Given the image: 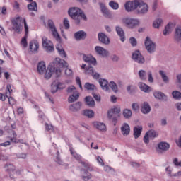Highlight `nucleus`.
Returning a JSON list of instances; mask_svg holds the SVG:
<instances>
[{"label": "nucleus", "instance_id": "nucleus-43", "mask_svg": "<svg viewBox=\"0 0 181 181\" xmlns=\"http://www.w3.org/2000/svg\"><path fill=\"white\" fill-rule=\"evenodd\" d=\"M172 95L175 100H180L181 92L179 90H174L172 92Z\"/></svg>", "mask_w": 181, "mask_h": 181}, {"label": "nucleus", "instance_id": "nucleus-11", "mask_svg": "<svg viewBox=\"0 0 181 181\" xmlns=\"http://www.w3.org/2000/svg\"><path fill=\"white\" fill-rule=\"evenodd\" d=\"M95 52L97 53L100 57H110V52L105 49L104 47L100 46H96L95 47Z\"/></svg>", "mask_w": 181, "mask_h": 181}, {"label": "nucleus", "instance_id": "nucleus-40", "mask_svg": "<svg viewBox=\"0 0 181 181\" xmlns=\"http://www.w3.org/2000/svg\"><path fill=\"white\" fill-rule=\"evenodd\" d=\"M99 5L103 13H104V15H106V16H108L110 15V11H108L107 8L105 7V5L103 3H99Z\"/></svg>", "mask_w": 181, "mask_h": 181}, {"label": "nucleus", "instance_id": "nucleus-39", "mask_svg": "<svg viewBox=\"0 0 181 181\" xmlns=\"http://www.w3.org/2000/svg\"><path fill=\"white\" fill-rule=\"evenodd\" d=\"M28 8L29 11H37V4L36 1H32L30 4L28 5Z\"/></svg>", "mask_w": 181, "mask_h": 181}, {"label": "nucleus", "instance_id": "nucleus-55", "mask_svg": "<svg viewBox=\"0 0 181 181\" xmlns=\"http://www.w3.org/2000/svg\"><path fill=\"white\" fill-rule=\"evenodd\" d=\"M64 26L65 29H70V23L69 22V19L67 18L64 19Z\"/></svg>", "mask_w": 181, "mask_h": 181}, {"label": "nucleus", "instance_id": "nucleus-9", "mask_svg": "<svg viewBox=\"0 0 181 181\" xmlns=\"http://www.w3.org/2000/svg\"><path fill=\"white\" fill-rule=\"evenodd\" d=\"M132 59H133L136 63H139V64H144V63H145V57L142 56L139 50H136L132 54Z\"/></svg>", "mask_w": 181, "mask_h": 181}, {"label": "nucleus", "instance_id": "nucleus-26", "mask_svg": "<svg viewBox=\"0 0 181 181\" xmlns=\"http://www.w3.org/2000/svg\"><path fill=\"white\" fill-rule=\"evenodd\" d=\"M80 98V93L76 92L75 93H72L71 95L69 96L68 98V103H76L77 100Z\"/></svg>", "mask_w": 181, "mask_h": 181}, {"label": "nucleus", "instance_id": "nucleus-60", "mask_svg": "<svg viewBox=\"0 0 181 181\" xmlns=\"http://www.w3.org/2000/svg\"><path fill=\"white\" fill-rule=\"evenodd\" d=\"M93 97L95 98L96 101H101V96L100 94H96L95 93H93Z\"/></svg>", "mask_w": 181, "mask_h": 181}, {"label": "nucleus", "instance_id": "nucleus-47", "mask_svg": "<svg viewBox=\"0 0 181 181\" xmlns=\"http://www.w3.org/2000/svg\"><path fill=\"white\" fill-rule=\"evenodd\" d=\"M139 76L141 80H146V71L144 70H140L139 71Z\"/></svg>", "mask_w": 181, "mask_h": 181}, {"label": "nucleus", "instance_id": "nucleus-63", "mask_svg": "<svg viewBox=\"0 0 181 181\" xmlns=\"http://www.w3.org/2000/svg\"><path fill=\"white\" fill-rule=\"evenodd\" d=\"M8 103L10 105H15L16 104V101L13 99V97L8 98Z\"/></svg>", "mask_w": 181, "mask_h": 181}, {"label": "nucleus", "instance_id": "nucleus-7", "mask_svg": "<svg viewBox=\"0 0 181 181\" xmlns=\"http://www.w3.org/2000/svg\"><path fill=\"white\" fill-rule=\"evenodd\" d=\"M11 23L13 25V30L16 32V33H21V32H22L23 25L21 24L22 19L21 18V17H17L11 20Z\"/></svg>", "mask_w": 181, "mask_h": 181}, {"label": "nucleus", "instance_id": "nucleus-35", "mask_svg": "<svg viewBox=\"0 0 181 181\" xmlns=\"http://www.w3.org/2000/svg\"><path fill=\"white\" fill-rule=\"evenodd\" d=\"M123 116L126 119H129L132 117V111L129 109H124L123 110Z\"/></svg>", "mask_w": 181, "mask_h": 181}, {"label": "nucleus", "instance_id": "nucleus-19", "mask_svg": "<svg viewBox=\"0 0 181 181\" xmlns=\"http://www.w3.org/2000/svg\"><path fill=\"white\" fill-rule=\"evenodd\" d=\"M29 49L30 52L37 53V50L39 49V42L37 40H32L29 43Z\"/></svg>", "mask_w": 181, "mask_h": 181}, {"label": "nucleus", "instance_id": "nucleus-14", "mask_svg": "<svg viewBox=\"0 0 181 181\" xmlns=\"http://www.w3.org/2000/svg\"><path fill=\"white\" fill-rule=\"evenodd\" d=\"M153 94L156 100H160V101H168V96L165 95L163 92L157 90L154 91Z\"/></svg>", "mask_w": 181, "mask_h": 181}, {"label": "nucleus", "instance_id": "nucleus-45", "mask_svg": "<svg viewBox=\"0 0 181 181\" xmlns=\"http://www.w3.org/2000/svg\"><path fill=\"white\" fill-rule=\"evenodd\" d=\"M109 6H110V8H112V9H114L115 11H117V9L119 8V5L118 4V3L114 1H111L110 2H109Z\"/></svg>", "mask_w": 181, "mask_h": 181}, {"label": "nucleus", "instance_id": "nucleus-36", "mask_svg": "<svg viewBox=\"0 0 181 181\" xmlns=\"http://www.w3.org/2000/svg\"><path fill=\"white\" fill-rule=\"evenodd\" d=\"M148 134V136H149L150 139H155L158 136V132L155 130H149L146 132Z\"/></svg>", "mask_w": 181, "mask_h": 181}, {"label": "nucleus", "instance_id": "nucleus-6", "mask_svg": "<svg viewBox=\"0 0 181 181\" xmlns=\"http://www.w3.org/2000/svg\"><path fill=\"white\" fill-rule=\"evenodd\" d=\"M144 45L148 53L150 54L155 53L156 50V43L153 42V41H152L149 37H146Z\"/></svg>", "mask_w": 181, "mask_h": 181}, {"label": "nucleus", "instance_id": "nucleus-28", "mask_svg": "<svg viewBox=\"0 0 181 181\" xmlns=\"http://www.w3.org/2000/svg\"><path fill=\"white\" fill-rule=\"evenodd\" d=\"M141 111L143 114H149L151 112V106L146 102H144L141 106Z\"/></svg>", "mask_w": 181, "mask_h": 181}, {"label": "nucleus", "instance_id": "nucleus-24", "mask_svg": "<svg viewBox=\"0 0 181 181\" xmlns=\"http://www.w3.org/2000/svg\"><path fill=\"white\" fill-rule=\"evenodd\" d=\"M158 149H160V151H162L163 152H166V151H169L170 145H169V144L166 142H160L158 144Z\"/></svg>", "mask_w": 181, "mask_h": 181}, {"label": "nucleus", "instance_id": "nucleus-54", "mask_svg": "<svg viewBox=\"0 0 181 181\" xmlns=\"http://www.w3.org/2000/svg\"><path fill=\"white\" fill-rule=\"evenodd\" d=\"M56 84L58 90H64V88H66V85L63 83L57 82Z\"/></svg>", "mask_w": 181, "mask_h": 181}, {"label": "nucleus", "instance_id": "nucleus-51", "mask_svg": "<svg viewBox=\"0 0 181 181\" xmlns=\"http://www.w3.org/2000/svg\"><path fill=\"white\" fill-rule=\"evenodd\" d=\"M55 162H57L58 165H63V160H62V159L60 158V153L59 151L57 152Z\"/></svg>", "mask_w": 181, "mask_h": 181}, {"label": "nucleus", "instance_id": "nucleus-18", "mask_svg": "<svg viewBox=\"0 0 181 181\" xmlns=\"http://www.w3.org/2000/svg\"><path fill=\"white\" fill-rule=\"evenodd\" d=\"M115 30L118 36H119L121 42H125V32H124V29L119 25H117L115 27Z\"/></svg>", "mask_w": 181, "mask_h": 181}, {"label": "nucleus", "instance_id": "nucleus-42", "mask_svg": "<svg viewBox=\"0 0 181 181\" xmlns=\"http://www.w3.org/2000/svg\"><path fill=\"white\" fill-rule=\"evenodd\" d=\"M109 87L114 91V93H118V86H117V83L114 81H110L109 83Z\"/></svg>", "mask_w": 181, "mask_h": 181}, {"label": "nucleus", "instance_id": "nucleus-46", "mask_svg": "<svg viewBox=\"0 0 181 181\" xmlns=\"http://www.w3.org/2000/svg\"><path fill=\"white\" fill-rule=\"evenodd\" d=\"M71 153L72 155V156H74V158H75V159H76V160L79 161V163H81V162H83L81 160V156L77 154V153L74 152L73 150H70Z\"/></svg>", "mask_w": 181, "mask_h": 181}, {"label": "nucleus", "instance_id": "nucleus-34", "mask_svg": "<svg viewBox=\"0 0 181 181\" xmlns=\"http://www.w3.org/2000/svg\"><path fill=\"white\" fill-rule=\"evenodd\" d=\"M7 132L8 134H12L13 135V138L11 139V142H14L15 144H19V141H18V139H16V132L11 129H7Z\"/></svg>", "mask_w": 181, "mask_h": 181}, {"label": "nucleus", "instance_id": "nucleus-32", "mask_svg": "<svg viewBox=\"0 0 181 181\" xmlns=\"http://www.w3.org/2000/svg\"><path fill=\"white\" fill-rule=\"evenodd\" d=\"M159 74L161 76V78H162L163 83H165V84L169 83V77H168V76L166 75L165 71L160 70Z\"/></svg>", "mask_w": 181, "mask_h": 181}, {"label": "nucleus", "instance_id": "nucleus-5", "mask_svg": "<svg viewBox=\"0 0 181 181\" xmlns=\"http://www.w3.org/2000/svg\"><path fill=\"white\" fill-rule=\"evenodd\" d=\"M80 9L78 7H72L70 8L68 11V14L71 18V19H74L75 21L76 25H80V18H78V14L80 13Z\"/></svg>", "mask_w": 181, "mask_h": 181}, {"label": "nucleus", "instance_id": "nucleus-62", "mask_svg": "<svg viewBox=\"0 0 181 181\" xmlns=\"http://www.w3.org/2000/svg\"><path fill=\"white\" fill-rule=\"evenodd\" d=\"M111 60L112 62H119V57H118L117 54H113L111 57Z\"/></svg>", "mask_w": 181, "mask_h": 181}, {"label": "nucleus", "instance_id": "nucleus-61", "mask_svg": "<svg viewBox=\"0 0 181 181\" xmlns=\"http://www.w3.org/2000/svg\"><path fill=\"white\" fill-rule=\"evenodd\" d=\"M76 82L78 86H79V88L83 90V86L81 85V80L80 79V77L77 76L76 78Z\"/></svg>", "mask_w": 181, "mask_h": 181}, {"label": "nucleus", "instance_id": "nucleus-48", "mask_svg": "<svg viewBox=\"0 0 181 181\" xmlns=\"http://www.w3.org/2000/svg\"><path fill=\"white\" fill-rule=\"evenodd\" d=\"M5 168H6L8 172H13L14 173L15 172V166L11 163H6L5 165Z\"/></svg>", "mask_w": 181, "mask_h": 181}, {"label": "nucleus", "instance_id": "nucleus-12", "mask_svg": "<svg viewBox=\"0 0 181 181\" xmlns=\"http://www.w3.org/2000/svg\"><path fill=\"white\" fill-rule=\"evenodd\" d=\"M24 28L25 30V34L24 37L21 40V45H23V47H28V35H29V27H28V23H26V20L24 19Z\"/></svg>", "mask_w": 181, "mask_h": 181}, {"label": "nucleus", "instance_id": "nucleus-64", "mask_svg": "<svg viewBox=\"0 0 181 181\" xmlns=\"http://www.w3.org/2000/svg\"><path fill=\"white\" fill-rule=\"evenodd\" d=\"M132 108L134 111H138V110H139V105L138 103H133L132 105Z\"/></svg>", "mask_w": 181, "mask_h": 181}, {"label": "nucleus", "instance_id": "nucleus-56", "mask_svg": "<svg viewBox=\"0 0 181 181\" xmlns=\"http://www.w3.org/2000/svg\"><path fill=\"white\" fill-rule=\"evenodd\" d=\"M48 26L51 30L53 29H56V26L54 25V23H53V21L49 20L48 21Z\"/></svg>", "mask_w": 181, "mask_h": 181}, {"label": "nucleus", "instance_id": "nucleus-37", "mask_svg": "<svg viewBox=\"0 0 181 181\" xmlns=\"http://www.w3.org/2000/svg\"><path fill=\"white\" fill-rule=\"evenodd\" d=\"M163 23V21L162 20V18H158L153 21V26L156 29H159V26H160V25Z\"/></svg>", "mask_w": 181, "mask_h": 181}, {"label": "nucleus", "instance_id": "nucleus-17", "mask_svg": "<svg viewBox=\"0 0 181 181\" xmlns=\"http://www.w3.org/2000/svg\"><path fill=\"white\" fill-rule=\"evenodd\" d=\"M76 40H84L87 37V33L83 30H79L74 33Z\"/></svg>", "mask_w": 181, "mask_h": 181}, {"label": "nucleus", "instance_id": "nucleus-52", "mask_svg": "<svg viewBox=\"0 0 181 181\" xmlns=\"http://www.w3.org/2000/svg\"><path fill=\"white\" fill-rule=\"evenodd\" d=\"M86 74H91V76L94 74V68L93 66H89L88 67L86 68Z\"/></svg>", "mask_w": 181, "mask_h": 181}, {"label": "nucleus", "instance_id": "nucleus-2", "mask_svg": "<svg viewBox=\"0 0 181 181\" xmlns=\"http://www.w3.org/2000/svg\"><path fill=\"white\" fill-rule=\"evenodd\" d=\"M81 165H82V166L84 168L81 169V175L83 180L89 181L90 179L93 177V175L89 172H93L94 168H93V167L88 163H86L84 161H81Z\"/></svg>", "mask_w": 181, "mask_h": 181}, {"label": "nucleus", "instance_id": "nucleus-44", "mask_svg": "<svg viewBox=\"0 0 181 181\" xmlns=\"http://www.w3.org/2000/svg\"><path fill=\"white\" fill-rule=\"evenodd\" d=\"M51 32L52 33V35L54 37H55L56 40H57L58 42L61 40L60 35H59V33L57 32V30L56 28L51 30Z\"/></svg>", "mask_w": 181, "mask_h": 181}, {"label": "nucleus", "instance_id": "nucleus-4", "mask_svg": "<svg viewBox=\"0 0 181 181\" xmlns=\"http://www.w3.org/2000/svg\"><path fill=\"white\" fill-rule=\"evenodd\" d=\"M144 5V1L134 0L133 1H127L124 4V8L127 12H132L135 9H138V6H142Z\"/></svg>", "mask_w": 181, "mask_h": 181}, {"label": "nucleus", "instance_id": "nucleus-27", "mask_svg": "<svg viewBox=\"0 0 181 181\" xmlns=\"http://www.w3.org/2000/svg\"><path fill=\"white\" fill-rule=\"evenodd\" d=\"M142 134V126H136L134 127V136L135 139H138L139 136H141Z\"/></svg>", "mask_w": 181, "mask_h": 181}, {"label": "nucleus", "instance_id": "nucleus-59", "mask_svg": "<svg viewBox=\"0 0 181 181\" xmlns=\"http://www.w3.org/2000/svg\"><path fill=\"white\" fill-rule=\"evenodd\" d=\"M78 18H82L83 21H87V16H86V14L84 13V12H83L82 10H80L79 11Z\"/></svg>", "mask_w": 181, "mask_h": 181}, {"label": "nucleus", "instance_id": "nucleus-16", "mask_svg": "<svg viewBox=\"0 0 181 181\" xmlns=\"http://www.w3.org/2000/svg\"><path fill=\"white\" fill-rule=\"evenodd\" d=\"M139 9L136 11L138 15H145V13H148V11H149V7L148 4L143 2L142 6H138Z\"/></svg>", "mask_w": 181, "mask_h": 181}, {"label": "nucleus", "instance_id": "nucleus-58", "mask_svg": "<svg viewBox=\"0 0 181 181\" xmlns=\"http://www.w3.org/2000/svg\"><path fill=\"white\" fill-rule=\"evenodd\" d=\"M148 81L149 83H153V76H152V71L148 72Z\"/></svg>", "mask_w": 181, "mask_h": 181}, {"label": "nucleus", "instance_id": "nucleus-3", "mask_svg": "<svg viewBox=\"0 0 181 181\" xmlns=\"http://www.w3.org/2000/svg\"><path fill=\"white\" fill-rule=\"evenodd\" d=\"M121 108L117 106H114L111 110L107 112V117L114 124V126L117 125L118 119L121 117Z\"/></svg>", "mask_w": 181, "mask_h": 181}, {"label": "nucleus", "instance_id": "nucleus-57", "mask_svg": "<svg viewBox=\"0 0 181 181\" xmlns=\"http://www.w3.org/2000/svg\"><path fill=\"white\" fill-rule=\"evenodd\" d=\"M65 74L68 77H71L73 76V70H71V69L67 68L65 70Z\"/></svg>", "mask_w": 181, "mask_h": 181}, {"label": "nucleus", "instance_id": "nucleus-29", "mask_svg": "<svg viewBox=\"0 0 181 181\" xmlns=\"http://www.w3.org/2000/svg\"><path fill=\"white\" fill-rule=\"evenodd\" d=\"M85 102L88 107H94L95 105V101H94V99L91 96H86L85 98Z\"/></svg>", "mask_w": 181, "mask_h": 181}, {"label": "nucleus", "instance_id": "nucleus-41", "mask_svg": "<svg viewBox=\"0 0 181 181\" xmlns=\"http://www.w3.org/2000/svg\"><path fill=\"white\" fill-rule=\"evenodd\" d=\"M66 93L68 94H74L76 93H78V91H77V89L74 86H71L66 88Z\"/></svg>", "mask_w": 181, "mask_h": 181}, {"label": "nucleus", "instance_id": "nucleus-31", "mask_svg": "<svg viewBox=\"0 0 181 181\" xmlns=\"http://www.w3.org/2000/svg\"><path fill=\"white\" fill-rule=\"evenodd\" d=\"M82 115L88 117V118H93L94 117V111L88 109L84 110L82 111Z\"/></svg>", "mask_w": 181, "mask_h": 181}, {"label": "nucleus", "instance_id": "nucleus-13", "mask_svg": "<svg viewBox=\"0 0 181 181\" xmlns=\"http://www.w3.org/2000/svg\"><path fill=\"white\" fill-rule=\"evenodd\" d=\"M98 39L103 45H110V38L104 33H99L98 34Z\"/></svg>", "mask_w": 181, "mask_h": 181}, {"label": "nucleus", "instance_id": "nucleus-23", "mask_svg": "<svg viewBox=\"0 0 181 181\" xmlns=\"http://www.w3.org/2000/svg\"><path fill=\"white\" fill-rule=\"evenodd\" d=\"M37 70L40 74H45L47 70L45 62H40L38 63Z\"/></svg>", "mask_w": 181, "mask_h": 181}, {"label": "nucleus", "instance_id": "nucleus-10", "mask_svg": "<svg viewBox=\"0 0 181 181\" xmlns=\"http://www.w3.org/2000/svg\"><path fill=\"white\" fill-rule=\"evenodd\" d=\"M42 47L46 50V52H53V50H54L53 43L52 41L47 40L46 37H42Z\"/></svg>", "mask_w": 181, "mask_h": 181}, {"label": "nucleus", "instance_id": "nucleus-22", "mask_svg": "<svg viewBox=\"0 0 181 181\" xmlns=\"http://www.w3.org/2000/svg\"><path fill=\"white\" fill-rule=\"evenodd\" d=\"M139 88L141 90V91H144V93H151V87L144 82H139L138 83Z\"/></svg>", "mask_w": 181, "mask_h": 181}, {"label": "nucleus", "instance_id": "nucleus-21", "mask_svg": "<svg viewBox=\"0 0 181 181\" xmlns=\"http://www.w3.org/2000/svg\"><path fill=\"white\" fill-rule=\"evenodd\" d=\"M121 132L124 136L129 135V132H131L129 125L127 123L123 124V125L121 127Z\"/></svg>", "mask_w": 181, "mask_h": 181}, {"label": "nucleus", "instance_id": "nucleus-1", "mask_svg": "<svg viewBox=\"0 0 181 181\" xmlns=\"http://www.w3.org/2000/svg\"><path fill=\"white\" fill-rule=\"evenodd\" d=\"M62 67H69V64L64 59L56 58L53 62L49 64L47 70H45L44 78L45 80H50L53 73L56 74L57 77H60L62 76V70L60 69H62Z\"/></svg>", "mask_w": 181, "mask_h": 181}, {"label": "nucleus", "instance_id": "nucleus-50", "mask_svg": "<svg viewBox=\"0 0 181 181\" xmlns=\"http://www.w3.org/2000/svg\"><path fill=\"white\" fill-rule=\"evenodd\" d=\"M59 91V89L57 88V85L54 84V82H53L51 85V93L52 94H55V93H57Z\"/></svg>", "mask_w": 181, "mask_h": 181}, {"label": "nucleus", "instance_id": "nucleus-8", "mask_svg": "<svg viewBox=\"0 0 181 181\" xmlns=\"http://www.w3.org/2000/svg\"><path fill=\"white\" fill-rule=\"evenodd\" d=\"M122 22L129 29H134L135 26H138V25H139V21L134 18H122Z\"/></svg>", "mask_w": 181, "mask_h": 181}, {"label": "nucleus", "instance_id": "nucleus-30", "mask_svg": "<svg viewBox=\"0 0 181 181\" xmlns=\"http://www.w3.org/2000/svg\"><path fill=\"white\" fill-rule=\"evenodd\" d=\"M93 125L97 128V129H99V131H105L107 129L105 124L102 122H95Z\"/></svg>", "mask_w": 181, "mask_h": 181}, {"label": "nucleus", "instance_id": "nucleus-20", "mask_svg": "<svg viewBox=\"0 0 181 181\" xmlns=\"http://www.w3.org/2000/svg\"><path fill=\"white\" fill-rule=\"evenodd\" d=\"M99 84L102 88L105 91H108L110 90V86L108 85V81L106 79L100 78L99 79Z\"/></svg>", "mask_w": 181, "mask_h": 181}, {"label": "nucleus", "instance_id": "nucleus-25", "mask_svg": "<svg viewBox=\"0 0 181 181\" xmlns=\"http://www.w3.org/2000/svg\"><path fill=\"white\" fill-rule=\"evenodd\" d=\"M83 60H84L86 63H88V64H93V66H97V59H95L94 57L91 58L90 57L83 55Z\"/></svg>", "mask_w": 181, "mask_h": 181}, {"label": "nucleus", "instance_id": "nucleus-33", "mask_svg": "<svg viewBox=\"0 0 181 181\" xmlns=\"http://www.w3.org/2000/svg\"><path fill=\"white\" fill-rule=\"evenodd\" d=\"M84 88L88 90V91H94V90H97V86L93 83H90L88 82L86 83L84 85Z\"/></svg>", "mask_w": 181, "mask_h": 181}, {"label": "nucleus", "instance_id": "nucleus-15", "mask_svg": "<svg viewBox=\"0 0 181 181\" xmlns=\"http://www.w3.org/2000/svg\"><path fill=\"white\" fill-rule=\"evenodd\" d=\"M82 105H83V103L81 102H76L74 104L70 105L69 110L71 112H78V111L81 110Z\"/></svg>", "mask_w": 181, "mask_h": 181}, {"label": "nucleus", "instance_id": "nucleus-53", "mask_svg": "<svg viewBox=\"0 0 181 181\" xmlns=\"http://www.w3.org/2000/svg\"><path fill=\"white\" fill-rule=\"evenodd\" d=\"M129 42L133 47H135V46L137 45L136 39H135L134 37H130Z\"/></svg>", "mask_w": 181, "mask_h": 181}, {"label": "nucleus", "instance_id": "nucleus-38", "mask_svg": "<svg viewBox=\"0 0 181 181\" xmlns=\"http://www.w3.org/2000/svg\"><path fill=\"white\" fill-rule=\"evenodd\" d=\"M56 49L57 50L59 54L61 57H67V54H66V51L62 47H57Z\"/></svg>", "mask_w": 181, "mask_h": 181}, {"label": "nucleus", "instance_id": "nucleus-49", "mask_svg": "<svg viewBox=\"0 0 181 181\" xmlns=\"http://www.w3.org/2000/svg\"><path fill=\"white\" fill-rule=\"evenodd\" d=\"M169 33H170V24L168 23L165 26V28L163 32V35H164V36H166V35H169Z\"/></svg>", "mask_w": 181, "mask_h": 181}]
</instances>
